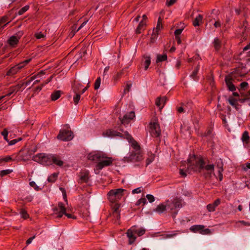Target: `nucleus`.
Masks as SVG:
<instances>
[{"mask_svg":"<svg viewBox=\"0 0 250 250\" xmlns=\"http://www.w3.org/2000/svg\"><path fill=\"white\" fill-rule=\"evenodd\" d=\"M125 135L126 136V139L131 144V146L135 151L131 152L128 156L124 157L123 161L127 163H135L142 161L143 160V156L140 152V147L138 143L128 132H125Z\"/></svg>","mask_w":250,"mask_h":250,"instance_id":"7ed1b4c3","label":"nucleus"},{"mask_svg":"<svg viewBox=\"0 0 250 250\" xmlns=\"http://www.w3.org/2000/svg\"><path fill=\"white\" fill-rule=\"evenodd\" d=\"M23 32L22 31H19L18 33H16L15 36L17 37V38H18V40L21 38V37L23 35Z\"/></svg>","mask_w":250,"mask_h":250,"instance_id":"052dcab7","label":"nucleus"},{"mask_svg":"<svg viewBox=\"0 0 250 250\" xmlns=\"http://www.w3.org/2000/svg\"><path fill=\"white\" fill-rule=\"evenodd\" d=\"M81 98V95L80 94H77L74 97V103L77 104L79 102Z\"/></svg>","mask_w":250,"mask_h":250,"instance_id":"de8ad7c7","label":"nucleus"},{"mask_svg":"<svg viewBox=\"0 0 250 250\" xmlns=\"http://www.w3.org/2000/svg\"><path fill=\"white\" fill-rule=\"evenodd\" d=\"M150 132L153 137H158L161 135V130L158 120L156 118L154 119L149 124Z\"/></svg>","mask_w":250,"mask_h":250,"instance_id":"39448f33","label":"nucleus"},{"mask_svg":"<svg viewBox=\"0 0 250 250\" xmlns=\"http://www.w3.org/2000/svg\"><path fill=\"white\" fill-rule=\"evenodd\" d=\"M36 237V235L33 236V237H31L29 238L26 242V244L28 245H29L32 241L33 240H34Z\"/></svg>","mask_w":250,"mask_h":250,"instance_id":"bf43d9fd","label":"nucleus"},{"mask_svg":"<svg viewBox=\"0 0 250 250\" xmlns=\"http://www.w3.org/2000/svg\"><path fill=\"white\" fill-rule=\"evenodd\" d=\"M146 232V229L144 228H141L139 229H135V233L137 234L139 236L143 235Z\"/></svg>","mask_w":250,"mask_h":250,"instance_id":"72a5a7b5","label":"nucleus"},{"mask_svg":"<svg viewBox=\"0 0 250 250\" xmlns=\"http://www.w3.org/2000/svg\"><path fill=\"white\" fill-rule=\"evenodd\" d=\"M122 74H123L122 71L118 72L117 73V74L114 77L115 80L117 81L121 77V76L122 75Z\"/></svg>","mask_w":250,"mask_h":250,"instance_id":"4d7b16f0","label":"nucleus"},{"mask_svg":"<svg viewBox=\"0 0 250 250\" xmlns=\"http://www.w3.org/2000/svg\"><path fill=\"white\" fill-rule=\"evenodd\" d=\"M163 28L162 24V19L159 17L157 22L156 27L153 29V33L151 38V41L154 40L157 38V35L159 34V32Z\"/></svg>","mask_w":250,"mask_h":250,"instance_id":"9d476101","label":"nucleus"},{"mask_svg":"<svg viewBox=\"0 0 250 250\" xmlns=\"http://www.w3.org/2000/svg\"><path fill=\"white\" fill-rule=\"evenodd\" d=\"M248 83L247 82H243L241 83L240 86L242 89L245 90L247 88Z\"/></svg>","mask_w":250,"mask_h":250,"instance_id":"603ef678","label":"nucleus"},{"mask_svg":"<svg viewBox=\"0 0 250 250\" xmlns=\"http://www.w3.org/2000/svg\"><path fill=\"white\" fill-rule=\"evenodd\" d=\"M188 171L202 173L206 170L209 174L214 171V166L213 165H205V162L201 157L195 155L190 156L188 160Z\"/></svg>","mask_w":250,"mask_h":250,"instance_id":"f257e3e1","label":"nucleus"},{"mask_svg":"<svg viewBox=\"0 0 250 250\" xmlns=\"http://www.w3.org/2000/svg\"><path fill=\"white\" fill-rule=\"evenodd\" d=\"M146 197L150 203H152L155 201L154 196L151 194H147Z\"/></svg>","mask_w":250,"mask_h":250,"instance_id":"a18cd8bd","label":"nucleus"},{"mask_svg":"<svg viewBox=\"0 0 250 250\" xmlns=\"http://www.w3.org/2000/svg\"><path fill=\"white\" fill-rule=\"evenodd\" d=\"M100 84H101V78H100V77H98L95 82L94 89L95 90L98 89L100 86Z\"/></svg>","mask_w":250,"mask_h":250,"instance_id":"4c0bfd02","label":"nucleus"},{"mask_svg":"<svg viewBox=\"0 0 250 250\" xmlns=\"http://www.w3.org/2000/svg\"><path fill=\"white\" fill-rule=\"evenodd\" d=\"M20 214L21 216V217L24 219H26L29 217L28 214L27 213V211L24 209H21Z\"/></svg>","mask_w":250,"mask_h":250,"instance_id":"f704fd0d","label":"nucleus"},{"mask_svg":"<svg viewBox=\"0 0 250 250\" xmlns=\"http://www.w3.org/2000/svg\"><path fill=\"white\" fill-rule=\"evenodd\" d=\"M216 167L218 168V178L219 181H221L223 179V175L222 172L223 171V163L221 159H219L216 162Z\"/></svg>","mask_w":250,"mask_h":250,"instance_id":"dca6fc26","label":"nucleus"},{"mask_svg":"<svg viewBox=\"0 0 250 250\" xmlns=\"http://www.w3.org/2000/svg\"><path fill=\"white\" fill-rule=\"evenodd\" d=\"M31 61V59L26 60L22 62L19 63L18 64L11 67L7 72V75H13L16 74L21 69L23 68L25 65Z\"/></svg>","mask_w":250,"mask_h":250,"instance_id":"0eeeda50","label":"nucleus"},{"mask_svg":"<svg viewBox=\"0 0 250 250\" xmlns=\"http://www.w3.org/2000/svg\"><path fill=\"white\" fill-rule=\"evenodd\" d=\"M154 159V156L151 155L146 160V165L147 166L150 164Z\"/></svg>","mask_w":250,"mask_h":250,"instance_id":"37998d69","label":"nucleus"},{"mask_svg":"<svg viewBox=\"0 0 250 250\" xmlns=\"http://www.w3.org/2000/svg\"><path fill=\"white\" fill-rule=\"evenodd\" d=\"M72 31L69 34V36L71 38H72L75 34L76 31H75L74 30L76 29V25H74L72 26Z\"/></svg>","mask_w":250,"mask_h":250,"instance_id":"3c124183","label":"nucleus"},{"mask_svg":"<svg viewBox=\"0 0 250 250\" xmlns=\"http://www.w3.org/2000/svg\"><path fill=\"white\" fill-rule=\"evenodd\" d=\"M12 171V170L10 169H6V170H3L0 171V176L1 177H2L4 175H6L10 173H11Z\"/></svg>","mask_w":250,"mask_h":250,"instance_id":"ea45409f","label":"nucleus"},{"mask_svg":"<svg viewBox=\"0 0 250 250\" xmlns=\"http://www.w3.org/2000/svg\"><path fill=\"white\" fill-rule=\"evenodd\" d=\"M176 233H168V234H166L164 235V238H169L173 237L175 236H176Z\"/></svg>","mask_w":250,"mask_h":250,"instance_id":"8fccbe9b","label":"nucleus"},{"mask_svg":"<svg viewBox=\"0 0 250 250\" xmlns=\"http://www.w3.org/2000/svg\"><path fill=\"white\" fill-rule=\"evenodd\" d=\"M189 111V109H186L184 108L183 105H181V106L177 107V111L179 113L186 112H188Z\"/></svg>","mask_w":250,"mask_h":250,"instance_id":"58836bf2","label":"nucleus"},{"mask_svg":"<svg viewBox=\"0 0 250 250\" xmlns=\"http://www.w3.org/2000/svg\"><path fill=\"white\" fill-rule=\"evenodd\" d=\"M167 207H168V206L167 205V201L164 203L158 205L156 208L153 209V211L159 214H161L166 210Z\"/></svg>","mask_w":250,"mask_h":250,"instance_id":"4468645a","label":"nucleus"},{"mask_svg":"<svg viewBox=\"0 0 250 250\" xmlns=\"http://www.w3.org/2000/svg\"><path fill=\"white\" fill-rule=\"evenodd\" d=\"M177 0H169V1H167L166 3V5L167 6H170L171 5H173L176 2Z\"/></svg>","mask_w":250,"mask_h":250,"instance_id":"5fc2aeb1","label":"nucleus"},{"mask_svg":"<svg viewBox=\"0 0 250 250\" xmlns=\"http://www.w3.org/2000/svg\"><path fill=\"white\" fill-rule=\"evenodd\" d=\"M144 58L145 59L144 62V65H145V70H146L151 62V58L149 56H144Z\"/></svg>","mask_w":250,"mask_h":250,"instance_id":"a878e982","label":"nucleus"},{"mask_svg":"<svg viewBox=\"0 0 250 250\" xmlns=\"http://www.w3.org/2000/svg\"><path fill=\"white\" fill-rule=\"evenodd\" d=\"M51 162H53L56 165L61 167L63 164V162L62 161L59 157L54 155H52L51 158Z\"/></svg>","mask_w":250,"mask_h":250,"instance_id":"412c9836","label":"nucleus"},{"mask_svg":"<svg viewBox=\"0 0 250 250\" xmlns=\"http://www.w3.org/2000/svg\"><path fill=\"white\" fill-rule=\"evenodd\" d=\"M61 93H62V92L60 90L55 91L51 95V100L52 101H56L57 99H58L61 96Z\"/></svg>","mask_w":250,"mask_h":250,"instance_id":"393cba45","label":"nucleus"},{"mask_svg":"<svg viewBox=\"0 0 250 250\" xmlns=\"http://www.w3.org/2000/svg\"><path fill=\"white\" fill-rule=\"evenodd\" d=\"M81 87L82 84L81 83L75 82L73 85V91L77 93L79 91V89L81 88Z\"/></svg>","mask_w":250,"mask_h":250,"instance_id":"c85d7f7f","label":"nucleus"},{"mask_svg":"<svg viewBox=\"0 0 250 250\" xmlns=\"http://www.w3.org/2000/svg\"><path fill=\"white\" fill-rule=\"evenodd\" d=\"M52 155L45 153H40L34 156L33 159L43 165H49L51 164V158Z\"/></svg>","mask_w":250,"mask_h":250,"instance_id":"423d86ee","label":"nucleus"},{"mask_svg":"<svg viewBox=\"0 0 250 250\" xmlns=\"http://www.w3.org/2000/svg\"><path fill=\"white\" fill-rule=\"evenodd\" d=\"M89 177L88 172H84L82 174L80 177L81 182L86 183L88 181Z\"/></svg>","mask_w":250,"mask_h":250,"instance_id":"c756f323","label":"nucleus"},{"mask_svg":"<svg viewBox=\"0 0 250 250\" xmlns=\"http://www.w3.org/2000/svg\"><path fill=\"white\" fill-rule=\"evenodd\" d=\"M12 160H13L12 159V158L9 156H7L5 157V158L0 159V163H2L3 162H8L12 161Z\"/></svg>","mask_w":250,"mask_h":250,"instance_id":"a19ab883","label":"nucleus"},{"mask_svg":"<svg viewBox=\"0 0 250 250\" xmlns=\"http://www.w3.org/2000/svg\"><path fill=\"white\" fill-rule=\"evenodd\" d=\"M87 158L89 160L98 162L96 166V168L98 170L111 165L113 162L111 157H107L106 154L101 151L90 152L87 155Z\"/></svg>","mask_w":250,"mask_h":250,"instance_id":"f03ea898","label":"nucleus"},{"mask_svg":"<svg viewBox=\"0 0 250 250\" xmlns=\"http://www.w3.org/2000/svg\"><path fill=\"white\" fill-rule=\"evenodd\" d=\"M22 84H17V85L10 87L9 91L10 92L5 95L6 96H10L11 94H12L14 92H17L19 91V90L21 87Z\"/></svg>","mask_w":250,"mask_h":250,"instance_id":"5701e85b","label":"nucleus"},{"mask_svg":"<svg viewBox=\"0 0 250 250\" xmlns=\"http://www.w3.org/2000/svg\"><path fill=\"white\" fill-rule=\"evenodd\" d=\"M134 117L135 113L133 111H131L128 114L125 115L122 118H120V120L122 124H128Z\"/></svg>","mask_w":250,"mask_h":250,"instance_id":"9b49d317","label":"nucleus"},{"mask_svg":"<svg viewBox=\"0 0 250 250\" xmlns=\"http://www.w3.org/2000/svg\"><path fill=\"white\" fill-rule=\"evenodd\" d=\"M29 8V6L28 5H26L24 7H22L21 9L19 12L18 14L19 15H21L23 14L24 13L26 12Z\"/></svg>","mask_w":250,"mask_h":250,"instance_id":"c9c22d12","label":"nucleus"},{"mask_svg":"<svg viewBox=\"0 0 250 250\" xmlns=\"http://www.w3.org/2000/svg\"><path fill=\"white\" fill-rule=\"evenodd\" d=\"M103 135L104 137H111L116 135H119L117 132L113 130L108 129L103 133Z\"/></svg>","mask_w":250,"mask_h":250,"instance_id":"b1692460","label":"nucleus"},{"mask_svg":"<svg viewBox=\"0 0 250 250\" xmlns=\"http://www.w3.org/2000/svg\"><path fill=\"white\" fill-rule=\"evenodd\" d=\"M73 138V132L70 130H61L57 136V138L58 139L63 141H70L72 140Z\"/></svg>","mask_w":250,"mask_h":250,"instance_id":"6e6552de","label":"nucleus"},{"mask_svg":"<svg viewBox=\"0 0 250 250\" xmlns=\"http://www.w3.org/2000/svg\"><path fill=\"white\" fill-rule=\"evenodd\" d=\"M232 78L231 75H229L225 77V82L230 91H233L235 90V87L232 83Z\"/></svg>","mask_w":250,"mask_h":250,"instance_id":"ddd939ff","label":"nucleus"},{"mask_svg":"<svg viewBox=\"0 0 250 250\" xmlns=\"http://www.w3.org/2000/svg\"><path fill=\"white\" fill-rule=\"evenodd\" d=\"M126 233L129 239V244H132L136 239V236L134 235V233H135L134 227H132L131 229H128Z\"/></svg>","mask_w":250,"mask_h":250,"instance_id":"f8f14e48","label":"nucleus"},{"mask_svg":"<svg viewBox=\"0 0 250 250\" xmlns=\"http://www.w3.org/2000/svg\"><path fill=\"white\" fill-rule=\"evenodd\" d=\"M172 205H173L175 209L177 208H180L182 207L180 200L177 198H175L172 201H167V205L168 206V207H171Z\"/></svg>","mask_w":250,"mask_h":250,"instance_id":"2eb2a0df","label":"nucleus"},{"mask_svg":"<svg viewBox=\"0 0 250 250\" xmlns=\"http://www.w3.org/2000/svg\"><path fill=\"white\" fill-rule=\"evenodd\" d=\"M120 207V205L119 204H115L113 207V215L116 217L117 219L120 218V213L119 210Z\"/></svg>","mask_w":250,"mask_h":250,"instance_id":"4be33fe9","label":"nucleus"},{"mask_svg":"<svg viewBox=\"0 0 250 250\" xmlns=\"http://www.w3.org/2000/svg\"><path fill=\"white\" fill-rule=\"evenodd\" d=\"M125 190L123 188H117L110 190L107 193V197L111 203H115L121 199Z\"/></svg>","mask_w":250,"mask_h":250,"instance_id":"20e7f679","label":"nucleus"},{"mask_svg":"<svg viewBox=\"0 0 250 250\" xmlns=\"http://www.w3.org/2000/svg\"><path fill=\"white\" fill-rule=\"evenodd\" d=\"M203 225H194L190 227V230L193 232H199L202 234H209L211 232L208 229H205Z\"/></svg>","mask_w":250,"mask_h":250,"instance_id":"1a4fd4ad","label":"nucleus"},{"mask_svg":"<svg viewBox=\"0 0 250 250\" xmlns=\"http://www.w3.org/2000/svg\"><path fill=\"white\" fill-rule=\"evenodd\" d=\"M58 175V173H54L53 174H52L51 175H50L48 177V182H52V183L54 182L57 179Z\"/></svg>","mask_w":250,"mask_h":250,"instance_id":"2f4dec72","label":"nucleus"},{"mask_svg":"<svg viewBox=\"0 0 250 250\" xmlns=\"http://www.w3.org/2000/svg\"><path fill=\"white\" fill-rule=\"evenodd\" d=\"M141 192V189L140 188L134 189L132 191L133 194L139 193H140Z\"/></svg>","mask_w":250,"mask_h":250,"instance_id":"e2e57ef3","label":"nucleus"},{"mask_svg":"<svg viewBox=\"0 0 250 250\" xmlns=\"http://www.w3.org/2000/svg\"><path fill=\"white\" fill-rule=\"evenodd\" d=\"M146 26V22L144 21H141L137 27L135 33L136 34H140L142 30H144Z\"/></svg>","mask_w":250,"mask_h":250,"instance_id":"aec40b11","label":"nucleus"},{"mask_svg":"<svg viewBox=\"0 0 250 250\" xmlns=\"http://www.w3.org/2000/svg\"><path fill=\"white\" fill-rule=\"evenodd\" d=\"M214 26L216 27V28H217V27H219L221 26V22L218 21H216L215 22V23H214Z\"/></svg>","mask_w":250,"mask_h":250,"instance_id":"774afa93","label":"nucleus"},{"mask_svg":"<svg viewBox=\"0 0 250 250\" xmlns=\"http://www.w3.org/2000/svg\"><path fill=\"white\" fill-rule=\"evenodd\" d=\"M18 142V140L17 139H14L12 141H8V142L9 145L11 146V145H14Z\"/></svg>","mask_w":250,"mask_h":250,"instance_id":"0e129e2a","label":"nucleus"},{"mask_svg":"<svg viewBox=\"0 0 250 250\" xmlns=\"http://www.w3.org/2000/svg\"><path fill=\"white\" fill-rule=\"evenodd\" d=\"M146 198H142L137 201V202L136 203V205L137 206H138L141 203H143V205H145L146 204Z\"/></svg>","mask_w":250,"mask_h":250,"instance_id":"c03bdc74","label":"nucleus"},{"mask_svg":"<svg viewBox=\"0 0 250 250\" xmlns=\"http://www.w3.org/2000/svg\"><path fill=\"white\" fill-rule=\"evenodd\" d=\"M8 131L7 128H4L3 130L1 132V135L4 137V140L8 142V139H7V135H8Z\"/></svg>","mask_w":250,"mask_h":250,"instance_id":"e433bc0d","label":"nucleus"},{"mask_svg":"<svg viewBox=\"0 0 250 250\" xmlns=\"http://www.w3.org/2000/svg\"><path fill=\"white\" fill-rule=\"evenodd\" d=\"M166 101L167 98L166 97H158L156 100V105L161 110L164 106Z\"/></svg>","mask_w":250,"mask_h":250,"instance_id":"f3484780","label":"nucleus"},{"mask_svg":"<svg viewBox=\"0 0 250 250\" xmlns=\"http://www.w3.org/2000/svg\"><path fill=\"white\" fill-rule=\"evenodd\" d=\"M199 69V65H198L197 66L196 69L192 72V73L191 74V76L193 78H194L196 76V75L198 72Z\"/></svg>","mask_w":250,"mask_h":250,"instance_id":"6e6d98bb","label":"nucleus"},{"mask_svg":"<svg viewBox=\"0 0 250 250\" xmlns=\"http://www.w3.org/2000/svg\"><path fill=\"white\" fill-rule=\"evenodd\" d=\"M220 200L219 199H216L212 204H209L207 206L208 210L209 212H212L215 211V208L220 204Z\"/></svg>","mask_w":250,"mask_h":250,"instance_id":"a211bd4d","label":"nucleus"},{"mask_svg":"<svg viewBox=\"0 0 250 250\" xmlns=\"http://www.w3.org/2000/svg\"><path fill=\"white\" fill-rule=\"evenodd\" d=\"M167 60V55L166 54L163 55L158 54L157 55L156 63H158L160 62H162Z\"/></svg>","mask_w":250,"mask_h":250,"instance_id":"bb28decb","label":"nucleus"},{"mask_svg":"<svg viewBox=\"0 0 250 250\" xmlns=\"http://www.w3.org/2000/svg\"><path fill=\"white\" fill-rule=\"evenodd\" d=\"M213 44H214V47L216 50H218L220 48V41L218 39L216 38L214 39Z\"/></svg>","mask_w":250,"mask_h":250,"instance_id":"473e14b6","label":"nucleus"},{"mask_svg":"<svg viewBox=\"0 0 250 250\" xmlns=\"http://www.w3.org/2000/svg\"><path fill=\"white\" fill-rule=\"evenodd\" d=\"M179 173L181 176H182L183 177H186L187 176L186 172L182 169H180Z\"/></svg>","mask_w":250,"mask_h":250,"instance_id":"13d9d810","label":"nucleus"},{"mask_svg":"<svg viewBox=\"0 0 250 250\" xmlns=\"http://www.w3.org/2000/svg\"><path fill=\"white\" fill-rule=\"evenodd\" d=\"M35 36L36 37V38L38 39L43 38L45 37V35L42 34V32L36 33L35 34Z\"/></svg>","mask_w":250,"mask_h":250,"instance_id":"49530a36","label":"nucleus"},{"mask_svg":"<svg viewBox=\"0 0 250 250\" xmlns=\"http://www.w3.org/2000/svg\"><path fill=\"white\" fill-rule=\"evenodd\" d=\"M60 189L62 191L63 194V197L64 199L65 200V201L67 203V197H66V193L65 190V189L62 188H60Z\"/></svg>","mask_w":250,"mask_h":250,"instance_id":"09e8293b","label":"nucleus"},{"mask_svg":"<svg viewBox=\"0 0 250 250\" xmlns=\"http://www.w3.org/2000/svg\"><path fill=\"white\" fill-rule=\"evenodd\" d=\"M43 86H44V84H42L41 86L37 87L35 89V92L40 91Z\"/></svg>","mask_w":250,"mask_h":250,"instance_id":"338daca9","label":"nucleus"},{"mask_svg":"<svg viewBox=\"0 0 250 250\" xmlns=\"http://www.w3.org/2000/svg\"><path fill=\"white\" fill-rule=\"evenodd\" d=\"M183 31L182 29H178L175 31L174 34L175 36V37H179V35L181 34Z\"/></svg>","mask_w":250,"mask_h":250,"instance_id":"864d4df0","label":"nucleus"},{"mask_svg":"<svg viewBox=\"0 0 250 250\" xmlns=\"http://www.w3.org/2000/svg\"><path fill=\"white\" fill-rule=\"evenodd\" d=\"M18 38L15 36H12L8 40V43L12 47H15L19 42Z\"/></svg>","mask_w":250,"mask_h":250,"instance_id":"6ab92c4d","label":"nucleus"},{"mask_svg":"<svg viewBox=\"0 0 250 250\" xmlns=\"http://www.w3.org/2000/svg\"><path fill=\"white\" fill-rule=\"evenodd\" d=\"M248 169H250V163H247L246 166L243 167L244 171H247Z\"/></svg>","mask_w":250,"mask_h":250,"instance_id":"69168bd1","label":"nucleus"},{"mask_svg":"<svg viewBox=\"0 0 250 250\" xmlns=\"http://www.w3.org/2000/svg\"><path fill=\"white\" fill-rule=\"evenodd\" d=\"M250 137L249 136V133L247 131H245L242 137V140L244 143H248Z\"/></svg>","mask_w":250,"mask_h":250,"instance_id":"7c9ffc66","label":"nucleus"},{"mask_svg":"<svg viewBox=\"0 0 250 250\" xmlns=\"http://www.w3.org/2000/svg\"><path fill=\"white\" fill-rule=\"evenodd\" d=\"M58 208L60 211L63 212V213H65L66 212V208L62 203H59L58 204Z\"/></svg>","mask_w":250,"mask_h":250,"instance_id":"79ce46f5","label":"nucleus"},{"mask_svg":"<svg viewBox=\"0 0 250 250\" xmlns=\"http://www.w3.org/2000/svg\"><path fill=\"white\" fill-rule=\"evenodd\" d=\"M131 87V84H128L127 83L126 84V87L125 88L124 92H129Z\"/></svg>","mask_w":250,"mask_h":250,"instance_id":"680f3d73","label":"nucleus"},{"mask_svg":"<svg viewBox=\"0 0 250 250\" xmlns=\"http://www.w3.org/2000/svg\"><path fill=\"white\" fill-rule=\"evenodd\" d=\"M203 16L201 15H199L193 21V24L195 26H199L200 22H202L203 20Z\"/></svg>","mask_w":250,"mask_h":250,"instance_id":"cd10ccee","label":"nucleus"}]
</instances>
